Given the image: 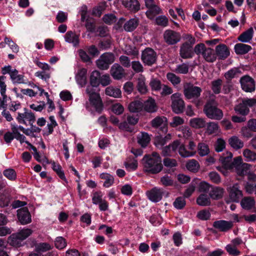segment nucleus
<instances>
[{"label":"nucleus","instance_id":"obj_1","mask_svg":"<svg viewBox=\"0 0 256 256\" xmlns=\"http://www.w3.org/2000/svg\"><path fill=\"white\" fill-rule=\"evenodd\" d=\"M142 162L144 170L152 174L159 173L163 168L161 158L156 152H153L151 155H145Z\"/></svg>","mask_w":256,"mask_h":256},{"label":"nucleus","instance_id":"obj_2","mask_svg":"<svg viewBox=\"0 0 256 256\" xmlns=\"http://www.w3.org/2000/svg\"><path fill=\"white\" fill-rule=\"evenodd\" d=\"M204 112L209 118L220 120L223 116V112L218 108L217 103L214 99L208 100L204 106Z\"/></svg>","mask_w":256,"mask_h":256},{"label":"nucleus","instance_id":"obj_3","mask_svg":"<svg viewBox=\"0 0 256 256\" xmlns=\"http://www.w3.org/2000/svg\"><path fill=\"white\" fill-rule=\"evenodd\" d=\"M194 51L198 55L201 54L204 58L208 62H212L216 59V56L214 50L206 48L202 43L196 44L194 46Z\"/></svg>","mask_w":256,"mask_h":256},{"label":"nucleus","instance_id":"obj_4","mask_svg":"<svg viewBox=\"0 0 256 256\" xmlns=\"http://www.w3.org/2000/svg\"><path fill=\"white\" fill-rule=\"evenodd\" d=\"M256 104V100L254 98H244L242 102L234 108L235 112L242 116H246L250 112V108Z\"/></svg>","mask_w":256,"mask_h":256},{"label":"nucleus","instance_id":"obj_5","mask_svg":"<svg viewBox=\"0 0 256 256\" xmlns=\"http://www.w3.org/2000/svg\"><path fill=\"white\" fill-rule=\"evenodd\" d=\"M202 92V89L194 86L190 82H185L184 84V94L188 100L198 98Z\"/></svg>","mask_w":256,"mask_h":256},{"label":"nucleus","instance_id":"obj_6","mask_svg":"<svg viewBox=\"0 0 256 256\" xmlns=\"http://www.w3.org/2000/svg\"><path fill=\"white\" fill-rule=\"evenodd\" d=\"M114 61V56L112 52H105L102 54L96 60L98 68L102 70H108L110 65Z\"/></svg>","mask_w":256,"mask_h":256},{"label":"nucleus","instance_id":"obj_7","mask_svg":"<svg viewBox=\"0 0 256 256\" xmlns=\"http://www.w3.org/2000/svg\"><path fill=\"white\" fill-rule=\"evenodd\" d=\"M172 108L176 114H180L183 112L185 104L180 93L176 92L172 94L171 96Z\"/></svg>","mask_w":256,"mask_h":256},{"label":"nucleus","instance_id":"obj_8","mask_svg":"<svg viewBox=\"0 0 256 256\" xmlns=\"http://www.w3.org/2000/svg\"><path fill=\"white\" fill-rule=\"evenodd\" d=\"M234 166L236 174L240 176L246 174L250 168V165L247 163H244L241 156H237L234 158Z\"/></svg>","mask_w":256,"mask_h":256},{"label":"nucleus","instance_id":"obj_9","mask_svg":"<svg viewBox=\"0 0 256 256\" xmlns=\"http://www.w3.org/2000/svg\"><path fill=\"white\" fill-rule=\"evenodd\" d=\"M164 42L168 45H174L180 40V34L172 30H167L164 33Z\"/></svg>","mask_w":256,"mask_h":256},{"label":"nucleus","instance_id":"obj_10","mask_svg":"<svg viewBox=\"0 0 256 256\" xmlns=\"http://www.w3.org/2000/svg\"><path fill=\"white\" fill-rule=\"evenodd\" d=\"M156 53L150 48H146L142 54V60L144 64L151 66L156 61Z\"/></svg>","mask_w":256,"mask_h":256},{"label":"nucleus","instance_id":"obj_11","mask_svg":"<svg viewBox=\"0 0 256 256\" xmlns=\"http://www.w3.org/2000/svg\"><path fill=\"white\" fill-rule=\"evenodd\" d=\"M164 194V190L158 187H154L146 192L148 198L154 202H160L162 199Z\"/></svg>","mask_w":256,"mask_h":256},{"label":"nucleus","instance_id":"obj_12","mask_svg":"<svg viewBox=\"0 0 256 256\" xmlns=\"http://www.w3.org/2000/svg\"><path fill=\"white\" fill-rule=\"evenodd\" d=\"M240 82L242 90L245 92H252L255 90L254 80L249 76L242 77Z\"/></svg>","mask_w":256,"mask_h":256},{"label":"nucleus","instance_id":"obj_13","mask_svg":"<svg viewBox=\"0 0 256 256\" xmlns=\"http://www.w3.org/2000/svg\"><path fill=\"white\" fill-rule=\"evenodd\" d=\"M232 154L230 152H226L220 157L219 160L224 166L225 169L232 170L234 166V160L232 162Z\"/></svg>","mask_w":256,"mask_h":256},{"label":"nucleus","instance_id":"obj_14","mask_svg":"<svg viewBox=\"0 0 256 256\" xmlns=\"http://www.w3.org/2000/svg\"><path fill=\"white\" fill-rule=\"evenodd\" d=\"M230 199L234 202H238L243 196L242 191L238 184H234L229 190Z\"/></svg>","mask_w":256,"mask_h":256},{"label":"nucleus","instance_id":"obj_15","mask_svg":"<svg viewBox=\"0 0 256 256\" xmlns=\"http://www.w3.org/2000/svg\"><path fill=\"white\" fill-rule=\"evenodd\" d=\"M180 146V140H176L172 144L162 148V154L164 156H171L174 153H176Z\"/></svg>","mask_w":256,"mask_h":256},{"label":"nucleus","instance_id":"obj_16","mask_svg":"<svg viewBox=\"0 0 256 256\" xmlns=\"http://www.w3.org/2000/svg\"><path fill=\"white\" fill-rule=\"evenodd\" d=\"M66 42L72 44L74 47L78 46L80 44V35L72 30L68 31L64 36Z\"/></svg>","mask_w":256,"mask_h":256},{"label":"nucleus","instance_id":"obj_17","mask_svg":"<svg viewBox=\"0 0 256 256\" xmlns=\"http://www.w3.org/2000/svg\"><path fill=\"white\" fill-rule=\"evenodd\" d=\"M90 104L94 110L98 113H100L103 110V104L100 95H94L89 98Z\"/></svg>","mask_w":256,"mask_h":256},{"label":"nucleus","instance_id":"obj_18","mask_svg":"<svg viewBox=\"0 0 256 256\" xmlns=\"http://www.w3.org/2000/svg\"><path fill=\"white\" fill-rule=\"evenodd\" d=\"M110 72L112 76L115 80L122 79L125 76L124 69L118 64H114L112 66Z\"/></svg>","mask_w":256,"mask_h":256},{"label":"nucleus","instance_id":"obj_19","mask_svg":"<svg viewBox=\"0 0 256 256\" xmlns=\"http://www.w3.org/2000/svg\"><path fill=\"white\" fill-rule=\"evenodd\" d=\"M18 217L20 222L22 224L31 222V216L26 208H22L18 210Z\"/></svg>","mask_w":256,"mask_h":256},{"label":"nucleus","instance_id":"obj_20","mask_svg":"<svg viewBox=\"0 0 256 256\" xmlns=\"http://www.w3.org/2000/svg\"><path fill=\"white\" fill-rule=\"evenodd\" d=\"M213 226L221 232H226L233 226L232 222L224 220H219L214 222Z\"/></svg>","mask_w":256,"mask_h":256},{"label":"nucleus","instance_id":"obj_21","mask_svg":"<svg viewBox=\"0 0 256 256\" xmlns=\"http://www.w3.org/2000/svg\"><path fill=\"white\" fill-rule=\"evenodd\" d=\"M192 46L187 43H183L180 50V55L181 58L184 59L190 58L193 56Z\"/></svg>","mask_w":256,"mask_h":256},{"label":"nucleus","instance_id":"obj_22","mask_svg":"<svg viewBox=\"0 0 256 256\" xmlns=\"http://www.w3.org/2000/svg\"><path fill=\"white\" fill-rule=\"evenodd\" d=\"M216 54L220 60H225L230 54L228 46L224 44H220L216 47Z\"/></svg>","mask_w":256,"mask_h":256},{"label":"nucleus","instance_id":"obj_23","mask_svg":"<svg viewBox=\"0 0 256 256\" xmlns=\"http://www.w3.org/2000/svg\"><path fill=\"white\" fill-rule=\"evenodd\" d=\"M136 81V88L138 92L142 94H146L148 92V88L146 82V78L143 75L140 74Z\"/></svg>","mask_w":256,"mask_h":256},{"label":"nucleus","instance_id":"obj_24","mask_svg":"<svg viewBox=\"0 0 256 256\" xmlns=\"http://www.w3.org/2000/svg\"><path fill=\"white\" fill-rule=\"evenodd\" d=\"M16 119L21 124H26V120L28 121L30 124H32L35 120V116L32 112H26L23 114L18 113Z\"/></svg>","mask_w":256,"mask_h":256},{"label":"nucleus","instance_id":"obj_25","mask_svg":"<svg viewBox=\"0 0 256 256\" xmlns=\"http://www.w3.org/2000/svg\"><path fill=\"white\" fill-rule=\"evenodd\" d=\"M143 109L150 113L154 112L157 110V106L154 99L150 98L143 103Z\"/></svg>","mask_w":256,"mask_h":256},{"label":"nucleus","instance_id":"obj_26","mask_svg":"<svg viewBox=\"0 0 256 256\" xmlns=\"http://www.w3.org/2000/svg\"><path fill=\"white\" fill-rule=\"evenodd\" d=\"M122 4L129 10L136 12L140 9V4L137 0H121Z\"/></svg>","mask_w":256,"mask_h":256},{"label":"nucleus","instance_id":"obj_27","mask_svg":"<svg viewBox=\"0 0 256 256\" xmlns=\"http://www.w3.org/2000/svg\"><path fill=\"white\" fill-rule=\"evenodd\" d=\"M256 202L254 198L251 196H246L242 199L240 206L242 208L246 210H250L255 206Z\"/></svg>","mask_w":256,"mask_h":256},{"label":"nucleus","instance_id":"obj_28","mask_svg":"<svg viewBox=\"0 0 256 256\" xmlns=\"http://www.w3.org/2000/svg\"><path fill=\"white\" fill-rule=\"evenodd\" d=\"M138 24L139 20L138 18H131L124 24V30L127 32H132L138 27Z\"/></svg>","mask_w":256,"mask_h":256},{"label":"nucleus","instance_id":"obj_29","mask_svg":"<svg viewBox=\"0 0 256 256\" xmlns=\"http://www.w3.org/2000/svg\"><path fill=\"white\" fill-rule=\"evenodd\" d=\"M242 74V72L238 68H233L228 70L224 74V77L228 82L231 81L232 78L238 77Z\"/></svg>","mask_w":256,"mask_h":256},{"label":"nucleus","instance_id":"obj_30","mask_svg":"<svg viewBox=\"0 0 256 256\" xmlns=\"http://www.w3.org/2000/svg\"><path fill=\"white\" fill-rule=\"evenodd\" d=\"M23 240L17 233H14L8 238V243L15 247H20L22 245Z\"/></svg>","mask_w":256,"mask_h":256},{"label":"nucleus","instance_id":"obj_31","mask_svg":"<svg viewBox=\"0 0 256 256\" xmlns=\"http://www.w3.org/2000/svg\"><path fill=\"white\" fill-rule=\"evenodd\" d=\"M254 34V30L252 27L241 34L238 37V40L242 42H250Z\"/></svg>","mask_w":256,"mask_h":256},{"label":"nucleus","instance_id":"obj_32","mask_svg":"<svg viewBox=\"0 0 256 256\" xmlns=\"http://www.w3.org/2000/svg\"><path fill=\"white\" fill-rule=\"evenodd\" d=\"M150 138L148 133L141 132L137 136L138 143L142 148H146L150 142Z\"/></svg>","mask_w":256,"mask_h":256},{"label":"nucleus","instance_id":"obj_33","mask_svg":"<svg viewBox=\"0 0 256 256\" xmlns=\"http://www.w3.org/2000/svg\"><path fill=\"white\" fill-rule=\"evenodd\" d=\"M100 178L104 180L103 186L108 188L114 184V178L110 174L103 172L100 174Z\"/></svg>","mask_w":256,"mask_h":256},{"label":"nucleus","instance_id":"obj_34","mask_svg":"<svg viewBox=\"0 0 256 256\" xmlns=\"http://www.w3.org/2000/svg\"><path fill=\"white\" fill-rule=\"evenodd\" d=\"M228 142L230 146L236 150L242 148L244 146V142L235 136L230 137Z\"/></svg>","mask_w":256,"mask_h":256},{"label":"nucleus","instance_id":"obj_35","mask_svg":"<svg viewBox=\"0 0 256 256\" xmlns=\"http://www.w3.org/2000/svg\"><path fill=\"white\" fill-rule=\"evenodd\" d=\"M252 46L246 44L238 43L234 46V51L237 54H244L252 50Z\"/></svg>","mask_w":256,"mask_h":256},{"label":"nucleus","instance_id":"obj_36","mask_svg":"<svg viewBox=\"0 0 256 256\" xmlns=\"http://www.w3.org/2000/svg\"><path fill=\"white\" fill-rule=\"evenodd\" d=\"M105 93L107 96L114 97V98H120L122 96V92L120 88L110 86L105 90Z\"/></svg>","mask_w":256,"mask_h":256},{"label":"nucleus","instance_id":"obj_37","mask_svg":"<svg viewBox=\"0 0 256 256\" xmlns=\"http://www.w3.org/2000/svg\"><path fill=\"white\" fill-rule=\"evenodd\" d=\"M10 77L14 84L24 83V76L18 74V72L16 69L13 70L12 72L10 73Z\"/></svg>","mask_w":256,"mask_h":256},{"label":"nucleus","instance_id":"obj_38","mask_svg":"<svg viewBox=\"0 0 256 256\" xmlns=\"http://www.w3.org/2000/svg\"><path fill=\"white\" fill-rule=\"evenodd\" d=\"M142 109L143 103L139 100L132 102L128 106V110L132 112H138Z\"/></svg>","mask_w":256,"mask_h":256},{"label":"nucleus","instance_id":"obj_39","mask_svg":"<svg viewBox=\"0 0 256 256\" xmlns=\"http://www.w3.org/2000/svg\"><path fill=\"white\" fill-rule=\"evenodd\" d=\"M148 9L146 14L147 17L151 20L154 18L156 15L162 13L161 9L156 4Z\"/></svg>","mask_w":256,"mask_h":256},{"label":"nucleus","instance_id":"obj_40","mask_svg":"<svg viewBox=\"0 0 256 256\" xmlns=\"http://www.w3.org/2000/svg\"><path fill=\"white\" fill-rule=\"evenodd\" d=\"M224 189L220 187H215L210 191V196L214 200H218L222 197Z\"/></svg>","mask_w":256,"mask_h":256},{"label":"nucleus","instance_id":"obj_41","mask_svg":"<svg viewBox=\"0 0 256 256\" xmlns=\"http://www.w3.org/2000/svg\"><path fill=\"white\" fill-rule=\"evenodd\" d=\"M171 138L170 134H167L164 137L157 136L155 140V145L158 148H162L163 146Z\"/></svg>","mask_w":256,"mask_h":256},{"label":"nucleus","instance_id":"obj_42","mask_svg":"<svg viewBox=\"0 0 256 256\" xmlns=\"http://www.w3.org/2000/svg\"><path fill=\"white\" fill-rule=\"evenodd\" d=\"M86 70L85 68L80 70L76 75V78L78 83L82 86L86 82Z\"/></svg>","mask_w":256,"mask_h":256},{"label":"nucleus","instance_id":"obj_43","mask_svg":"<svg viewBox=\"0 0 256 256\" xmlns=\"http://www.w3.org/2000/svg\"><path fill=\"white\" fill-rule=\"evenodd\" d=\"M100 72L98 70H94L90 75V84L92 86H98L100 84Z\"/></svg>","mask_w":256,"mask_h":256},{"label":"nucleus","instance_id":"obj_44","mask_svg":"<svg viewBox=\"0 0 256 256\" xmlns=\"http://www.w3.org/2000/svg\"><path fill=\"white\" fill-rule=\"evenodd\" d=\"M196 202L201 206H208L210 204V200L206 194H201L198 198Z\"/></svg>","mask_w":256,"mask_h":256},{"label":"nucleus","instance_id":"obj_45","mask_svg":"<svg viewBox=\"0 0 256 256\" xmlns=\"http://www.w3.org/2000/svg\"><path fill=\"white\" fill-rule=\"evenodd\" d=\"M222 81L221 79L214 80L211 82V88L215 94H218L221 92Z\"/></svg>","mask_w":256,"mask_h":256},{"label":"nucleus","instance_id":"obj_46","mask_svg":"<svg viewBox=\"0 0 256 256\" xmlns=\"http://www.w3.org/2000/svg\"><path fill=\"white\" fill-rule=\"evenodd\" d=\"M149 84L152 90L155 92L160 91L163 85L160 80L154 78L151 79Z\"/></svg>","mask_w":256,"mask_h":256},{"label":"nucleus","instance_id":"obj_47","mask_svg":"<svg viewBox=\"0 0 256 256\" xmlns=\"http://www.w3.org/2000/svg\"><path fill=\"white\" fill-rule=\"evenodd\" d=\"M243 156L247 162H254L256 160V152L249 149H244L242 152Z\"/></svg>","mask_w":256,"mask_h":256},{"label":"nucleus","instance_id":"obj_48","mask_svg":"<svg viewBox=\"0 0 256 256\" xmlns=\"http://www.w3.org/2000/svg\"><path fill=\"white\" fill-rule=\"evenodd\" d=\"M167 119L164 116H156L151 121V126L153 128H158L164 125Z\"/></svg>","mask_w":256,"mask_h":256},{"label":"nucleus","instance_id":"obj_49","mask_svg":"<svg viewBox=\"0 0 256 256\" xmlns=\"http://www.w3.org/2000/svg\"><path fill=\"white\" fill-rule=\"evenodd\" d=\"M178 150L179 154L182 158L192 156V153L189 152L188 148H186L184 144H180V142Z\"/></svg>","mask_w":256,"mask_h":256},{"label":"nucleus","instance_id":"obj_50","mask_svg":"<svg viewBox=\"0 0 256 256\" xmlns=\"http://www.w3.org/2000/svg\"><path fill=\"white\" fill-rule=\"evenodd\" d=\"M166 78L174 86L179 84L181 82L180 78L172 72H168L166 74Z\"/></svg>","mask_w":256,"mask_h":256},{"label":"nucleus","instance_id":"obj_51","mask_svg":"<svg viewBox=\"0 0 256 256\" xmlns=\"http://www.w3.org/2000/svg\"><path fill=\"white\" fill-rule=\"evenodd\" d=\"M192 126L195 128H204L206 125V122L203 118H194L190 120Z\"/></svg>","mask_w":256,"mask_h":256},{"label":"nucleus","instance_id":"obj_52","mask_svg":"<svg viewBox=\"0 0 256 256\" xmlns=\"http://www.w3.org/2000/svg\"><path fill=\"white\" fill-rule=\"evenodd\" d=\"M198 151L200 156H206L210 152L208 146L204 143H199L198 146Z\"/></svg>","mask_w":256,"mask_h":256},{"label":"nucleus","instance_id":"obj_53","mask_svg":"<svg viewBox=\"0 0 256 256\" xmlns=\"http://www.w3.org/2000/svg\"><path fill=\"white\" fill-rule=\"evenodd\" d=\"M186 166L188 170L193 172H197L200 168L198 162L194 159L190 160L186 163Z\"/></svg>","mask_w":256,"mask_h":256},{"label":"nucleus","instance_id":"obj_54","mask_svg":"<svg viewBox=\"0 0 256 256\" xmlns=\"http://www.w3.org/2000/svg\"><path fill=\"white\" fill-rule=\"evenodd\" d=\"M206 132L210 134H216L219 132L218 124L215 122H210L207 124Z\"/></svg>","mask_w":256,"mask_h":256},{"label":"nucleus","instance_id":"obj_55","mask_svg":"<svg viewBox=\"0 0 256 256\" xmlns=\"http://www.w3.org/2000/svg\"><path fill=\"white\" fill-rule=\"evenodd\" d=\"M52 248V246L46 242L39 243L35 246V250L37 252H45Z\"/></svg>","mask_w":256,"mask_h":256},{"label":"nucleus","instance_id":"obj_56","mask_svg":"<svg viewBox=\"0 0 256 256\" xmlns=\"http://www.w3.org/2000/svg\"><path fill=\"white\" fill-rule=\"evenodd\" d=\"M189 70V66L186 63H183L176 66L174 72L180 74H186Z\"/></svg>","mask_w":256,"mask_h":256},{"label":"nucleus","instance_id":"obj_57","mask_svg":"<svg viewBox=\"0 0 256 256\" xmlns=\"http://www.w3.org/2000/svg\"><path fill=\"white\" fill-rule=\"evenodd\" d=\"M54 244L56 248L62 250L66 247L67 243L66 240L63 237L58 236L55 239Z\"/></svg>","mask_w":256,"mask_h":256},{"label":"nucleus","instance_id":"obj_58","mask_svg":"<svg viewBox=\"0 0 256 256\" xmlns=\"http://www.w3.org/2000/svg\"><path fill=\"white\" fill-rule=\"evenodd\" d=\"M124 52V54L132 56L134 58L136 57L138 55V50L134 46H126Z\"/></svg>","mask_w":256,"mask_h":256},{"label":"nucleus","instance_id":"obj_59","mask_svg":"<svg viewBox=\"0 0 256 256\" xmlns=\"http://www.w3.org/2000/svg\"><path fill=\"white\" fill-rule=\"evenodd\" d=\"M3 174L10 180H14L16 179V173L14 169H6L4 171Z\"/></svg>","mask_w":256,"mask_h":256},{"label":"nucleus","instance_id":"obj_60","mask_svg":"<svg viewBox=\"0 0 256 256\" xmlns=\"http://www.w3.org/2000/svg\"><path fill=\"white\" fill-rule=\"evenodd\" d=\"M102 197L103 194L101 191L99 190L95 192L92 194V202L94 204H98L104 200L102 199Z\"/></svg>","mask_w":256,"mask_h":256},{"label":"nucleus","instance_id":"obj_61","mask_svg":"<svg viewBox=\"0 0 256 256\" xmlns=\"http://www.w3.org/2000/svg\"><path fill=\"white\" fill-rule=\"evenodd\" d=\"M52 169L55 171L58 176L62 180H66V178L63 170H62V167L59 164H57L54 162L52 164Z\"/></svg>","mask_w":256,"mask_h":256},{"label":"nucleus","instance_id":"obj_62","mask_svg":"<svg viewBox=\"0 0 256 256\" xmlns=\"http://www.w3.org/2000/svg\"><path fill=\"white\" fill-rule=\"evenodd\" d=\"M120 130L132 132L134 130V127L132 126L130 124L128 123L126 119L124 120L122 122H120L119 128Z\"/></svg>","mask_w":256,"mask_h":256},{"label":"nucleus","instance_id":"obj_63","mask_svg":"<svg viewBox=\"0 0 256 256\" xmlns=\"http://www.w3.org/2000/svg\"><path fill=\"white\" fill-rule=\"evenodd\" d=\"M186 204L184 197H178L174 202V206L178 210L183 208Z\"/></svg>","mask_w":256,"mask_h":256},{"label":"nucleus","instance_id":"obj_64","mask_svg":"<svg viewBox=\"0 0 256 256\" xmlns=\"http://www.w3.org/2000/svg\"><path fill=\"white\" fill-rule=\"evenodd\" d=\"M16 233L24 241L32 234V230L30 228H23Z\"/></svg>","mask_w":256,"mask_h":256}]
</instances>
